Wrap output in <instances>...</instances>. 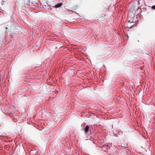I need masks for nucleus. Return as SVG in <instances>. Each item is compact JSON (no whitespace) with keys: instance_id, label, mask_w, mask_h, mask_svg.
Segmentation results:
<instances>
[{"instance_id":"obj_1","label":"nucleus","mask_w":155,"mask_h":155,"mask_svg":"<svg viewBox=\"0 0 155 155\" xmlns=\"http://www.w3.org/2000/svg\"><path fill=\"white\" fill-rule=\"evenodd\" d=\"M11 32L15 34H18L21 30V28L19 26H14L11 29Z\"/></svg>"},{"instance_id":"obj_2","label":"nucleus","mask_w":155,"mask_h":155,"mask_svg":"<svg viewBox=\"0 0 155 155\" xmlns=\"http://www.w3.org/2000/svg\"><path fill=\"white\" fill-rule=\"evenodd\" d=\"M134 24L135 22L133 21L132 20H129L128 21L127 27L130 29L134 25Z\"/></svg>"},{"instance_id":"obj_3","label":"nucleus","mask_w":155,"mask_h":155,"mask_svg":"<svg viewBox=\"0 0 155 155\" xmlns=\"http://www.w3.org/2000/svg\"><path fill=\"white\" fill-rule=\"evenodd\" d=\"M81 28L73 29L71 30V32L74 34H78V32H81L82 31Z\"/></svg>"},{"instance_id":"obj_4","label":"nucleus","mask_w":155,"mask_h":155,"mask_svg":"<svg viewBox=\"0 0 155 155\" xmlns=\"http://www.w3.org/2000/svg\"><path fill=\"white\" fill-rule=\"evenodd\" d=\"M30 2L29 0H25V7H28V6L30 5Z\"/></svg>"},{"instance_id":"obj_5","label":"nucleus","mask_w":155,"mask_h":155,"mask_svg":"<svg viewBox=\"0 0 155 155\" xmlns=\"http://www.w3.org/2000/svg\"><path fill=\"white\" fill-rule=\"evenodd\" d=\"M134 14L132 13H129L128 15V17H129V18L130 19H134Z\"/></svg>"},{"instance_id":"obj_6","label":"nucleus","mask_w":155,"mask_h":155,"mask_svg":"<svg viewBox=\"0 0 155 155\" xmlns=\"http://www.w3.org/2000/svg\"><path fill=\"white\" fill-rule=\"evenodd\" d=\"M18 10L19 14L21 16H24L25 15V14L24 12L22 11L20 8H19Z\"/></svg>"},{"instance_id":"obj_7","label":"nucleus","mask_w":155,"mask_h":155,"mask_svg":"<svg viewBox=\"0 0 155 155\" xmlns=\"http://www.w3.org/2000/svg\"><path fill=\"white\" fill-rule=\"evenodd\" d=\"M62 5H63L62 3H60L57 4L54 6H53V7H54V8H59V7H61Z\"/></svg>"},{"instance_id":"obj_8","label":"nucleus","mask_w":155,"mask_h":155,"mask_svg":"<svg viewBox=\"0 0 155 155\" xmlns=\"http://www.w3.org/2000/svg\"><path fill=\"white\" fill-rule=\"evenodd\" d=\"M89 129V127L88 125H87L84 128V131L86 133H87L88 132V130Z\"/></svg>"},{"instance_id":"obj_9","label":"nucleus","mask_w":155,"mask_h":155,"mask_svg":"<svg viewBox=\"0 0 155 155\" xmlns=\"http://www.w3.org/2000/svg\"><path fill=\"white\" fill-rule=\"evenodd\" d=\"M122 146L124 147H127V144L126 143H122Z\"/></svg>"},{"instance_id":"obj_10","label":"nucleus","mask_w":155,"mask_h":155,"mask_svg":"<svg viewBox=\"0 0 155 155\" xmlns=\"http://www.w3.org/2000/svg\"><path fill=\"white\" fill-rule=\"evenodd\" d=\"M152 8L153 9H155V5H153V6L152 7Z\"/></svg>"},{"instance_id":"obj_11","label":"nucleus","mask_w":155,"mask_h":155,"mask_svg":"<svg viewBox=\"0 0 155 155\" xmlns=\"http://www.w3.org/2000/svg\"><path fill=\"white\" fill-rule=\"evenodd\" d=\"M25 21H25V22L27 24H29V25H30V23H29V24H28V23L27 22V21H28V20H25Z\"/></svg>"},{"instance_id":"obj_12","label":"nucleus","mask_w":155,"mask_h":155,"mask_svg":"<svg viewBox=\"0 0 155 155\" xmlns=\"http://www.w3.org/2000/svg\"><path fill=\"white\" fill-rule=\"evenodd\" d=\"M127 36L128 38L129 37L127 35Z\"/></svg>"},{"instance_id":"obj_13","label":"nucleus","mask_w":155,"mask_h":155,"mask_svg":"<svg viewBox=\"0 0 155 155\" xmlns=\"http://www.w3.org/2000/svg\"><path fill=\"white\" fill-rule=\"evenodd\" d=\"M106 16V15H104V16Z\"/></svg>"},{"instance_id":"obj_14","label":"nucleus","mask_w":155,"mask_h":155,"mask_svg":"<svg viewBox=\"0 0 155 155\" xmlns=\"http://www.w3.org/2000/svg\"><path fill=\"white\" fill-rule=\"evenodd\" d=\"M6 29H8V28H6Z\"/></svg>"}]
</instances>
